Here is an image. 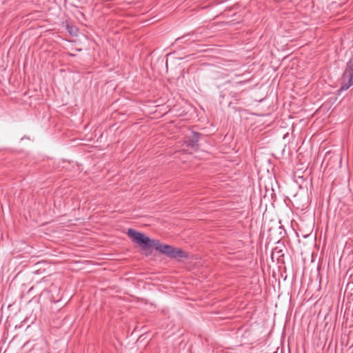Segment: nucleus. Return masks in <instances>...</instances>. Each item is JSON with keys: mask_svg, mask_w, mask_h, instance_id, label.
Instances as JSON below:
<instances>
[{"mask_svg": "<svg viewBox=\"0 0 353 353\" xmlns=\"http://www.w3.org/2000/svg\"><path fill=\"white\" fill-rule=\"evenodd\" d=\"M127 235L133 243L137 244L142 250L145 252L146 256L152 254L153 249L170 259H188L189 256L188 253L183 249L168 244H161L158 239H150L145 234L134 229L129 228Z\"/></svg>", "mask_w": 353, "mask_h": 353, "instance_id": "obj_1", "label": "nucleus"}, {"mask_svg": "<svg viewBox=\"0 0 353 353\" xmlns=\"http://www.w3.org/2000/svg\"><path fill=\"white\" fill-rule=\"evenodd\" d=\"M50 293V290H44L42 291V292L41 293V296H46L47 295H48V294Z\"/></svg>", "mask_w": 353, "mask_h": 353, "instance_id": "obj_6", "label": "nucleus"}, {"mask_svg": "<svg viewBox=\"0 0 353 353\" xmlns=\"http://www.w3.org/2000/svg\"><path fill=\"white\" fill-rule=\"evenodd\" d=\"M202 137V134L198 132L191 131L190 134H186L184 138V144L193 150L196 151L199 148V141Z\"/></svg>", "mask_w": 353, "mask_h": 353, "instance_id": "obj_3", "label": "nucleus"}, {"mask_svg": "<svg viewBox=\"0 0 353 353\" xmlns=\"http://www.w3.org/2000/svg\"><path fill=\"white\" fill-rule=\"evenodd\" d=\"M343 79V82L341 83L339 91L346 90L353 85V54L346 63Z\"/></svg>", "mask_w": 353, "mask_h": 353, "instance_id": "obj_2", "label": "nucleus"}, {"mask_svg": "<svg viewBox=\"0 0 353 353\" xmlns=\"http://www.w3.org/2000/svg\"><path fill=\"white\" fill-rule=\"evenodd\" d=\"M224 91H225V90H222V91H221V96H223H223H225V95L226 94V93H225V92H224Z\"/></svg>", "mask_w": 353, "mask_h": 353, "instance_id": "obj_7", "label": "nucleus"}, {"mask_svg": "<svg viewBox=\"0 0 353 353\" xmlns=\"http://www.w3.org/2000/svg\"><path fill=\"white\" fill-rule=\"evenodd\" d=\"M242 83H243V81H239L232 85H231L230 81L225 82V85H228V86L225 88V90L229 91V94L234 97L236 96V92L232 90V88H234L238 84Z\"/></svg>", "mask_w": 353, "mask_h": 353, "instance_id": "obj_4", "label": "nucleus"}, {"mask_svg": "<svg viewBox=\"0 0 353 353\" xmlns=\"http://www.w3.org/2000/svg\"><path fill=\"white\" fill-rule=\"evenodd\" d=\"M66 29L70 34H72V35L76 34V32L74 31V29H76L74 27L67 25Z\"/></svg>", "mask_w": 353, "mask_h": 353, "instance_id": "obj_5", "label": "nucleus"}, {"mask_svg": "<svg viewBox=\"0 0 353 353\" xmlns=\"http://www.w3.org/2000/svg\"><path fill=\"white\" fill-rule=\"evenodd\" d=\"M50 301H55L54 299H52L51 298H50Z\"/></svg>", "mask_w": 353, "mask_h": 353, "instance_id": "obj_8", "label": "nucleus"}]
</instances>
